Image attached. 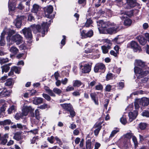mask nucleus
Returning a JSON list of instances; mask_svg holds the SVG:
<instances>
[{
	"label": "nucleus",
	"instance_id": "nucleus-17",
	"mask_svg": "<svg viewBox=\"0 0 149 149\" xmlns=\"http://www.w3.org/2000/svg\"><path fill=\"white\" fill-rule=\"evenodd\" d=\"M22 132L19 131L15 132L14 134L13 138L17 141H19L23 139L22 136H21Z\"/></svg>",
	"mask_w": 149,
	"mask_h": 149
},
{
	"label": "nucleus",
	"instance_id": "nucleus-56",
	"mask_svg": "<svg viewBox=\"0 0 149 149\" xmlns=\"http://www.w3.org/2000/svg\"><path fill=\"white\" fill-rule=\"evenodd\" d=\"M106 79L107 80L112 79L113 78V74L109 73L107 74L106 76Z\"/></svg>",
	"mask_w": 149,
	"mask_h": 149
},
{
	"label": "nucleus",
	"instance_id": "nucleus-31",
	"mask_svg": "<svg viewBox=\"0 0 149 149\" xmlns=\"http://www.w3.org/2000/svg\"><path fill=\"white\" fill-rule=\"evenodd\" d=\"M22 114V112H18L15 114L14 118L16 120H19L20 118H22L24 116Z\"/></svg>",
	"mask_w": 149,
	"mask_h": 149
},
{
	"label": "nucleus",
	"instance_id": "nucleus-34",
	"mask_svg": "<svg viewBox=\"0 0 149 149\" xmlns=\"http://www.w3.org/2000/svg\"><path fill=\"white\" fill-rule=\"evenodd\" d=\"M74 87L72 85V86L69 85L66 87L65 89V91L66 92H70L74 91Z\"/></svg>",
	"mask_w": 149,
	"mask_h": 149
},
{
	"label": "nucleus",
	"instance_id": "nucleus-43",
	"mask_svg": "<svg viewBox=\"0 0 149 149\" xmlns=\"http://www.w3.org/2000/svg\"><path fill=\"white\" fill-rule=\"evenodd\" d=\"M39 139V137L38 136L33 137L32 139L31 140V143L34 144L37 141H38Z\"/></svg>",
	"mask_w": 149,
	"mask_h": 149
},
{
	"label": "nucleus",
	"instance_id": "nucleus-18",
	"mask_svg": "<svg viewBox=\"0 0 149 149\" xmlns=\"http://www.w3.org/2000/svg\"><path fill=\"white\" fill-rule=\"evenodd\" d=\"M41 9L40 6L36 4H34L32 8L31 9V12L35 13H37L39 9Z\"/></svg>",
	"mask_w": 149,
	"mask_h": 149
},
{
	"label": "nucleus",
	"instance_id": "nucleus-46",
	"mask_svg": "<svg viewBox=\"0 0 149 149\" xmlns=\"http://www.w3.org/2000/svg\"><path fill=\"white\" fill-rule=\"evenodd\" d=\"M119 132V130H114L112 131L110 135V136L109 137V138H112L115 136V134H116L117 132Z\"/></svg>",
	"mask_w": 149,
	"mask_h": 149
},
{
	"label": "nucleus",
	"instance_id": "nucleus-23",
	"mask_svg": "<svg viewBox=\"0 0 149 149\" xmlns=\"http://www.w3.org/2000/svg\"><path fill=\"white\" fill-rule=\"evenodd\" d=\"M129 117V121L130 122L132 121L136 118V116L135 113L132 112H130L128 114Z\"/></svg>",
	"mask_w": 149,
	"mask_h": 149
},
{
	"label": "nucleus",
	"instance_id": "nucleus-22",
	"mask_svg": "<svg viewBox=\"0 0 149 149\" xmlns=\"http://www.w3.org/2000/svg\"><path fill=\"white\" fill-rule=\"evenodd\" d=\"M82 83L78 80H74L72 82V85L75 87H79L82 85Z\"/></svg>",
	"mask_w": 149,
	"mask_h": 149
},
{
	"label": "nucleus",
	"instance_id": "nucleus-19",
	"mask_svg": "<svg viewBox=\"0 0 149 149\" xmlns=\"http://www.w3.org/2000/svg\"><path fill=\"white\" fill-rule=\"evenodd\" d=\"M140 104L143 107L147 106L149 104L148 99L146 97L142 98L140 102Z\"/></svg>",
	"mask_w": 149,
	"mask_h": 149
},
{
	"label": "nucleus",
	"instance_id": "nucleus-20",
	"mask_svg": "<svg viewBox=\"0 0 149 149\" xmlns=\"http://www.w3.org/2000/svg\"><path fill=\"white\" fill-rule=\"evenodd\" d=\"M43 99L40 97H36L33 100V103L35 104H40L43 102Z\"/></svg>",
	"mask_w": 149,
	"mask_h": 149
},
{
	"label": "nucleus",
	"instance_id": "nucleus-5",
	"mask_svg": "<svg viewBox=\"0 0 149 149\" xmlns=\"http://www.w3.org/2000/svg\"><path fill=\"white\" fill-rule=\"evenodd\" d=\"M60 106L63 109L68 113L69 112L72 117H74L75 115V113L74 110L72 105L70 103L61 104Z\"/></svg>",
	"mask_w": 149,
	"mask_h": 149
},
{
	"label": "nucleus",
	"instance_id": "nucleus-64",
	"mask_svg": "<svg viewBox=\"0 0 149 149\" xmlns=\"http://www.w3.org/2000/svg\"><path fill=\"white\" fill-rule=\"evenodd\" d=\"M6 109V106L5 104L3 105L1 107L0 109V111L1 113L2 112H4L5 111Z\"/></svg>",
	"mask_w": 149,
	"mask_h": 149
},
{
	"label": "nucleus",
	"instance_id": "nucleus-52",
	"mask_svg": "<svg viewBox=\"0 0 149 149\" xmlns=\"http://www.w3.org/2000/svg\"><path fill=\"white\" fill-rule=\"evenodd\" d=\"M54 137L53 136H52L50 137H48L47 140L50 143L53 144L54 143Z\"/></svg>",
	"mask_w": 149,
	"mask_h": 149
},
{
	"label": "nucleus",
	"instance_id": "nucleus-44",
	"mask_svg": "<svg viewBox=\"0 0 149 149\" xmlns=\"http://www.w3.org/2000/svg\"><path fill=\"white\" fill-rule=\"evenodd\" d=\"M53 91L55 93L58 95H60L62 92V91L60 89L55 88L53 89Z\"/></svg>",
	"mask_w": 149,
	"mask_h": 149
},
{
	"label": "nucleus",
	"instance_id": "nucleus-7",
	"mask_svg": "<svg viewBox=\"0 0 149 149\" xmlns=\"http://www.w3.org/2000/svg\"><path fill=\"white\" fill-rule=\"evenodd\" d=\"M53 11V7L52 5H49L44 7V11L45 17L49 19L53 18L54 16L51 15Z\"/></svg>",
	"mask_w": 149,
	"mask_h": 149
},
{
	"label": "nucleus",
	"instance_id": "nucleus-33",
	"mask_svg": "<svg viewBox=\"0 0 149 149\" xmlns=\"http://www.w3.org/2000/svg\"><path fill=\"white\" fill-rule=\"evenodd\" d=\"M12 78H10L7 79L6 80V82L5 83V85L6 86H10L13 84H12Z\"/></svg>",
	"mask_w": 149,
	"mask_h": 149
},
{
	"label": "nucleus",
	"instance_id": "nucleus-62",
	"mask_svg": "<svg viewBox=\"0 0 149 149\" xmlns=\"http://www.w3.org/2000/svg\"><path fill=\"white\" fill-rule=\"evenodd\" d=\"M34 17L32 15V14H30L28 16L27 20L28 21H31L34 19Z\"/></svg>",
	"mask_w": 149,
	"mask_h": 149
},
{
	"label": "nucleus",
	"instance_id": "nucleus-24",
	"mask_svg": "<svg viewBox=\"0 0 149 149\" xmlns=\"http://www.w3.org/2000/svg\"><path fill=\"white\" fill-rule=\"evenodd\" d=\"M86 149H92L93 147H91L92 143L91 141V139H88L87 140L86 139Z\"/></svg>",
	"mask_w": 149,
	"mask_h": 149
},
{
	"label": "nucleus",
	"instance_id": "nucleus-15",
	"mask_svg": "<svg viewBox=\"0 0 149 149\" xmlns=\"http://www.w3.org/2000/svg\"><path fill=\"white\" fill-rule=\"evenodd\" d=\"M32 112V108L30 106H26L24 107L22 110V114L24 116H27L29 113Z\"/></svg>",
	"mask_w": 149,
	"mask_h": 149
},
{
	"label": "nucleus",
	"instance_id": "nucleus-3",
	"mask_svg": "<svg viewBox=\"0 0 149 149\" xmlns=\"http://www.w3.org/2000/svg\"><path fill=\"white\" fill-rule=\"evenodd\" d=\"M32 30L34 33H41L42 36L43 37L45 35V32H48L49 28L48 22H43L41 26L39 24H34L31 26Z\"/></svg>",
	"mask_w": 149,
	"mask_h": 149
},
{
	"label": "nucleus",
	"instance_id": "nucleus-9",
	"mask_svg": "<svg viewBox=\"0 0 149 149\" xmlns=\"http://www.w3.org/2000/svg\"><path fill=\"white\" fill-rule=\"evenodd\" d=\"M80 35L82 39H85L88 38H91L93 35V30L91 29L87 32L86 30H83L81 29H80Z\"/></svg>",
	"mask_w": 149,
	"mask_h": 149
},
{
	"label": "nucleus",
	"instance_id": "nucleus-61",
	"mask_svg": "<svg viewBox=\"0 0 149 149\" xmlns=\"http://www.w3.org/2000/svg\"><path fill=\"white\" fill-rule=\"evenodd\" d=\"M17 8L20 10H22L24 8V6L22 4V3H20L18 5L17 7Z\"/></svg>",
	"mask_w": 149,
	"mask_h": 149
},
{
	"label": "nucleus",
	"instance_id": "nucleus-47",
	"mask_svg": "<svg viewBox=\"0 0 149 149\" xmlns=\"http://www.w3.org/2000/svg\"><path fill=\"white\" fill-rule=\"evenodd\" d=\"M120 122L124 125H125L127 123L126 118L123 116L120 118Z\"/></svg>",
	"mask_w": 149,
	"mask_h": 149
},
{
	"label": "nucleus",
	"instance_id": "nucleus-42",
	"mask_svg": "<svg viewBox=\"0 0 149 149\" xmlns=\"http://www.w3.org/2000/svg\"><path fill=\"white\" fill-rule=\"evenodd\" d=\"M142 115L143 116L146 117H149V111L145 110L142 113Z\"/></svg>",
	"mask_w": 149,
	"mask_h": 149
},
{
	"label": "nucleus",
	"instance_id": "nucleus-4",
	"mask_svg": "<svg viewBox=\"0 0 149 149\" xmlns=\"http://www.w3.org/2000/svg\"><path fill=\"white\" fill-rule=\"evenodd\" d=\"M127 48L133 49L134 52H140L142 51L141 47L136 42L132 40L129 42L127 45Z\"/></svg>",
	"mask_w": 149,
	"mask_h": 149
},
{
	"label": "nucleus",
	"instance_id": "nucleus-54",
	"mask_svg": "<svg viewBox=\"0 0 149 149\" xmlns=\"http://www.w3.org/2000/svg\"><path fill=\"white\" fill-rule=\"evenodd\" d=\"M47 92L50 96L53 97H55L56 95L53 92V91L51 89L47 90Z\"/></svg>",
	"mask_w": 149,
	"mask_h": 149
},
{
	"label": "nucleus",
	"instance_id": "nucleus-51",
	"mask_svg": "<svg viewBox=\"0 0 149 149\" xmlns=\"http://www.w3.org/2000/svg\"><path fill=\"white\" fill-rule=\"evenodd\" d=\"M102 50L103 53L104 54H107L108 52V49H107V47L105 46H102Z\"/></svg>",
	"mask_w": 149,
	"mask_h": 149
},
{
	"label": "nucleus",
	"instance_id": "nucleus-12",
	"mask_svg": "<svg viewBox=\"0 0 149 149\" xmlns=\"http://www.w3.org/2000/svg\"><path fill=\"white\" fill-rule=\"evenodd\" d=\"M126 8L127 9H130L136 6H137L139 5L137 2L136 0H126Z\"/></svg>",
	"mask_w": 149,
	"mask_h": 149
},
{
	"label": "nucleus",
	"instance_id": "nucleus-53",
	"mask_svg": "<svg viewBox=\"0 0 149 149\" xmlns=\"http://www.w3.org/2000/svg\"><path fill=\"white\" fill-rule=\"evenodd\" d=\"M132 140L133 141L135 146L136 147L138 145V143L137 141V139L135 136H132Z\"/></svg>",
	"mask_w": 149,
	"mask_h": 149
},
{
	"label": "nucleus",
	"instance_id": "nucleus-16",
	"mask_svg": "<svg viewBox=\"0 0 149 149\" xmlns=\"http://www.w3.org/2000/svg\"><path fill=\"white\" fill-rule=\"evenodd\" d=\"M91 67L89 64H85L82 69V72L84 73H88L91 70Z\"/></svg>",
	"mask_w": 149,
	"mask_h": 149
},
{
	"label": "nucleus",
	"instance_id": "nucleus-27",
	"mask_svg": "<svg viewBox=\"0 0 149 149\" xmlns=\"http://www.w3.org/2000/svg\"><path fill=\"white\" fill-rule=\"evenodd\" d=\"M10 93H8L7 90L6 91H3L0 92V97H4L7 96H9L10 95Z\"/></svg>",
	"mask_w": 149,
	"mask_h": 149
},
{
	"label": "nucleus",
	"instance_id": "nucleus-28",
	"mask_svg": "<svg viewBox=\"0 0 149 149\" xmlns=\"http://www.w3.org/2000/svg\"><path fill=\"white\" fill-rule=\"evenodd\" d=\"M11 127L13 129H16L17 128L20 130H22L23 128V126L20 123H17L16 125H14Z\"/></svg>",
	"mask_w": 149,
	"mask_h": 149
},
{
	"label": "nucleus",
	"instance_id": "nucleus-58",
	"mask_svg": "<svg viewBox=\"0 0 149 149\" xmlns=\"http://www.w3.org/2000/svg\"><path fill=\"white\" fill-rule=\"evenodd\" d=\"M63 38L62 40L61 41V44L62 46H64L65 44V41L66 40V37L65 35L63 36Z\"/></svg>",
	"mask_w": 149,
	"mask_h": 149
},
{
	"label": "nucleus",
	"instance_id": "nucleus-49",
	"mask_svg": "<svg viewBox=\"0 0 149 149\" xmlns=\"http://www.w3.org/2000/svg\"><path fill=\"white\" fill-rule=\"evenodd\" d=\"M9 61L8 59V58H2L0 59V63L1 65L3 64L8 62Z\"/></svg>",
	"mask_w": 149,
	"mask_h": 149
},
{
	"label": "nucleus",
	"instance_id": "nucleus-29",
	"mask_svg": "<svg viewBox=\"0 0 149 149\" xmlns=\"http://www.w3.org/2000/svg\"><path fill=\"white\" fill-rule=\"evenodd\" d=\"M10 51L14 55H15L18 53L19 50L16 47L13 46L11 47L10 49Z\"/></svg>",
	"mask_w": 149,
	"mask_h": 149
},
{
	"label": "nucleus",
	"instance_id": "nucleus-59",
	"mask_svg": "<svg viewBox=\"0 0 149 149\" xmlns=\"http://www.w3.org/2000/svg\"><path fill=\"white\" fill-rule=\"evenodd\" d=\"M0 141H1V143L2 145H5L7 142V139L1 137V139Z\"/></svg>",
	"mask_w": 149,
	"mask_h": 149
},
{
	"label": "nucleus",
	"instance_id": "nucleus-50",
	"mask_svg": "<svg viewBox=\"0 0 149 149\" xmlns=\"http://www.w3.org/2000/svg\"><path fill=\"white\" fill-rule=\"evenodd\" d=\"M35 117L37 120H39L40 119L39 111L38 109H37L35 111Z\"/></svg>",
	"mask_w": 149,
	"mask_h": 149
},
{
	"label": "nucleus",
	"instance_id": "nucleus-45",
	"mask_svg": "<svg viewBox=\"0 0 149 149\" xmlns=\"http://www.w3.org/2000/svg\"><path fill=\"white\" fill-rule=\"evenodd\" d=\"M124 82H120L118 84L117 86L120 89H122L124 87Z\"/></svg>",
	"mask_w": 149,
	"mask_h": 149
},
{
	"label": "nucleus",
	"instance_id": "nucleus-25",
	"mask_svg": "<svg viewBox=\"0 0 149 149\" xmlns=\"http://www.w3.org/2000/svg\"><path fill=\"white\" fill-rule=\"evenodd\" d=\"M93 22V21L91 18L87 19L84 25V26L86 27H88Z\"/></svg>",
	"mask_w": 149,
	"mask_h": 149
},
{
	"label": "nucleus",
	"instance_id": "nucleus-32",
	"mask_svg": "<svg viewBox=\"0 0 149 149\" xmlns=\"http://www.w3.org/2000/svg\"><path fill=\"white\" fill-rule=\"evenodd\" d=\"M1 68H2V73H3L4 72H7L10 69V67L7 66L5 65L2 66Z\"/></svg>",
	"mask_w": 149,
	"mask_h": 149
},
{
	"label": "nucleus",
	"instance_id": "nucleus-6",
	"mask_svg": "<svg viewBox=\"0 0 149 149\" xmlns=\"http://www.w3.org/2000/svg\"><path fill=\"white\" fill-rule=\"evenodd\" d=\"M22 31L25 37L28 40V42L30 43H31L32 42L33 36L31 28L25 27L22 29Z\"/></svg>",
	"mask_w": 149,
	"mask_h": 149
},
{
	"label": "nucleus",
	"instance_id": "nucleus-57",
	"mask_svg": "<svg viewBox=\"0 0 149 149\" xmlns=\"http://www.w3.org/2000/svg\"><path fill=\"white\" fill-rule=\"evenodd\" d=\"M48 105L47 104H45L40 105L38 108L41 109H43L48 108Z\"/></svg>",
	"mask_w": 149,
	"mask_h": 149
},
{
	"label": "nucleus",
	"instance_id": "nucleus-60",
	"mask_svg": "<svg viewBox=\"0 0 149 149\" xmlns=\"http://www.w3.org/2000/svg\"><path fill=\"white\" fill-rule=\"evenodd\" d=\"M55 139L57 141V143L60 145L63 144V143L61 140L59 139L57 136L55 137Z\"/></svg>",
	"mask_w": 149,
	"mask_h": 149
},
{
	"label": "nucleus",
	"instance_id": "nucleus-8",
	"mask_svg": "<svg viewBox=\"0 0 149 149\" xmlns=\"http://www.w3.org/2000/svg\"><path fill=\"white\" fill-rule=\"evenodd\" d=\"M26 17L24 15L17 16L16 18L13 22L16 27L17 28H20L22 25V22L26 20Z\"/></svg>",
	"mask_w": 149,
	"mask_h": 149
},
{
	"label": "nucleus",
	"instance_id": "nucleus-36",
	"mask_svg": "<svg viewBox=\"0 0 149 149\" xmlns=\"http://www.w3.org/2000/svg\"><path fill=\"white\" fill-rule=\"evenodd\" d=\"M81 90H78L74 91L72 93V94L73 96L76 97L80 96L81 93L80 91Z\"/></svg>",
	"mask_w": 149,
	"mask_h": 149
},
{
	"label": "nucleus",
	"instance_id": "nucleus-10",
	"mask_svg": "<svg viewBox=\"0 0 149 149\" xmlns=\"http://www.w3.org/2000/svg\"><path fill=\"white\" fill-rule=\"evenodd\" d=\"M106 67L104 64L102 63L96 64L94 68V71L95 72H104L105 70Z\"/></svg>",
	"mask_w": 149,
	"mask_h": 149
},
{
	"label": "nucleus",
	"instance_id": "nucleus-2",
	"mask_svg": "<svg viewBox=\"0 0 149 149\" xmlns=\"http://www.w3.org/2000/svg\"><path fill=\"white\" fill-rule=\"evenodd\" d=\"M136 63L137 66L134 67V71L137 79L141 78L149 74V67L146 65L145 62L141 60H136Z\"/></svg>",
	"mask_w": 149,
	"mask_h": 149
},
{
	"label": "nucleus",
	"instance_id": "nucleus-26",
	"mask_svg": "<svg viewBox=\"0 0 149 149\" xmlns=\"http://www.w3.org/2000/svg\"><path fill=\"white\" fill-rule=\"evenodd\" d=\"M132 23V21L131 19L126 18L124 22V24L125 26H130Z\"/></svg>",
	"mask_w": 149,
	"mask_h": 149
},
{
	"label": "nucleus",
	"instance_id": "nucleus-30",
	"mask_svg": "<svg viewBox=\"0 0 149 149\" xmlns=\"http://www.w3.org/2000/svg\"><path fill=\"white\" fill-rule=\"evenodd\" d=\"M11 123V120L10 119H6L3 121H0L1 125H10Z\"/></svg>",
	"mask_w": 149,
	"mask_h": 149
},
{
	"label": "nucleus",
	"instance_id": "nucleus-1",
	"mask_svg": "<svg viewBox=\"0 0 149 149\" xmlns=\"http://www.w3.org/2000/svg\"><path fill=\"white\" fill-rule=\"evenodd\" d=\"M97 23L100 33L112 35L116 33L119 28V26H115V24L109 21L104 22L103 20H100L97 22Z\"/></svg>",
	"mask_w": 149,
	"mask_h": 149
},
{
	"label": "nucleus",
	"instance_id": "nucleus-41",
	"mask_svg": "<svg viewBox=\"0 0 149 149\" xmlns=\"http://www.w3.org/2000/svg\"><path fill=\"white\" fill-rule=\"evenodd\" d=\"M42 97L48 101H50L51 100V97L48 94L43 93L42 94Z\"/></svg>",
	"mask_w": 149,
	"mask_h": 149
},
{
	"label": "nucleus",
	"instance_id": "nucleus-39",
	"mask_svg": "<svg viewBox=\"0 0 149 149\" xmlns=\"http://www.w3.org/2000/svg\"><path fill=\"white\" fill-rule=\"evenodd\" d=\"M90 95L92 100L98 98L97 95L95 92L91 93L90 94Z\"/></svg>",
	"mask_w": 149,
	"mask_h": 149
},
{
	"label": "nucleus",
	"instance_id": "nucleus-11",
	"mask_svg": "<svg viewBox=\"0 0 149 149\" xmlns=\"http://www.w3.org/2000/svg\"><path fill=\"white\" fill-rule=\"evenodd\" d=\"M23 38L18 34H16L11 38V40L17 45H19L23 42Z\"/></svg>",
	"mask_w": 149,
	"mask_h": 149
},
{
	"label": "nucleus",
	"instance_id": "nucleus-21",
	"mask_svg": "<svg viewBox=\"0 0 149 149\" xmlns=\"http://www.w3.org/2000/svg\"><path fill=\"white\" fill-rule=\"evenodd\" d=\"M15 33V31L11 29L8 30V36L6 37V39L8 41H10L11 40V38L12 36Z\"/></svg>",
	"mask_w": 149,
	"mask_h": 149
},
{
	"label": "nucleus",
	"instance_id": "nucleus-40",
	"mask_svg": "<svg viewBox=\"0 0 149 149\" xmlns=\"http://www.w3.org/2000/svg\"><path fill=\"white\" fill-rule=\"evenodd\" d=\"M113 86V85H111L109 84L107 85L105 87V91L106 92H110L111 90L112 89V87ZM113 88H112L113 89Z\"/></svg>",
	"mask_w": 149,
	"mask_h": 149
},
{
	"label": "nucleus",
	"instance_id": "nucleus-63",
	"mask_svg": "<svg viewBox=\"0 0 149 149\" xmlns=\"http://www.w3.org/2000/svg\"><path fill=\"white\" fill-rule=\"evenodd\" d=\"M133 11L132 10H131L127 12L126 15L127 16L129 17L132 16L133 15Z\"/></svg>",
	"mask_w": 149,
	"mask_h": 149
},
{
	"label": "nucleus",
	"instance_id": "nucleus-38",
	"mask_svg": "<svg viewBox=\"0 0 149 149\" xmlns=\"http://www.w3.org/2000/svg\"><path fill=\"white\" fill-rule=\"evenodd\" d=\"M15 111V107L14 105H12L8 109V114H10L13 111Z\"/></svg>",
	"mask_w": 149,
	"mask_h": 149
},
{
	"label": "nucleus",
	"instance_id": "nucleus-13",
	"mask_svg": "<svg viewBox=\"0 0 149 149\" xmlns=\"http://www.w3.org/2000/svg\"><path fill=\"white\" fill-rule=\"evenodd\" d=\"M140 44L144 45L147 42V40L145 37L141 35H139L135 37Z\"/></svg>",
	"mask_w": 149,
	"mask_h": 149
},
{
	"label": "nucleus",
	"instance_id": "nucleus-48",
	"mask_svg": "<svg viewBox=\"0 0 149 149\" xmlns=\"http://www.w3.org/2000/svg\"><path fill=\"white\" fill-rule=\"evenodd\" d=\"M133 134L132 133H127L125 135V137L129 139H130L133 136Z\"/></svg>",
	"mask_w": 149,
	"mask_h": 149
},
{
	"label": "nucleus",
	"instance_id": "nucleus-37",
	"mask_svg": "<svg viewBox=\"0 0 149 149\" xmlns=\"http://www.w3.org/2000/svg\"><path fill=\"white\" fill-rule=\"evenodd\" d=\"M103 88V86L100 83H99L98 84L96 85L95 87V89L97 90L102 91Z\"/></svg>",
	"mask_w": 149,
	"mask_h": 149
},
{
	"label": "nucleus",
	"instance_id": "nucleus-35",
	"mask_svg": "<svg viewBox=\"0 0 149 149\" xmlns=\"http://www.w3.org/2000/svg\"><path fill=\"white\" fill-rule=\"evenodd\" d=\"M139 126L141 130H144L146 127L147 124L146 123H141L139 125Z\"/></svg>",
	"mask_w": 149,
	"mask_h": 149
},
{
	"label": "nucleus",
	"instance_id": "nucleus-14",
	"mask_svg": "<svg viewBox=\"0 0 149 149\" xmlns=\"http://www.w3.org/2000/svg\"><path fill=\"white\" fill-rule=\"evenodd\" d=\"M102 123L100 122L99 123H96L94 125L93 127L96 128L94 131L95 135L97 136L100 130L102 128Z\"/></svg>",
	"mask_w": 149,
	"mask_h": 149
},
{
	"label": "nucleus",
	"instance_id": "nucleus-55",
	"mask_svg": "<svg viewBox=\"0 0 149 149\" xmlns=\"http://www.w3.org/2000/svg\"><path fill=\"white\" fill-rule=\"evenodd\" d=\"M13 70L16 73H19V72L18 68L16 66H14L12 67V70Z\"/></svg>",
	"mask_w": 149,
	"mask_h": 149
}]
</instances>
